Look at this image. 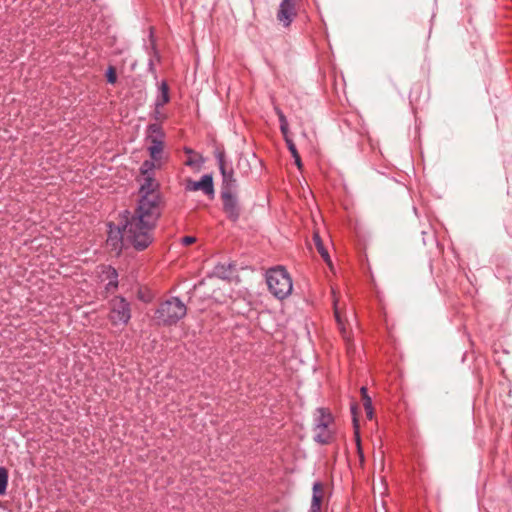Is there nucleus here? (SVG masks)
<instances>
[{
    "label": "nucleus",
    "instance_id": "obj_28",
    "mask_svg": "<svg viewBox=\"0 0 512 512\" xmlns=\"http://www.w3.org/2000/svg\"><path fill=\"white\" fill-rule=\"evenodd\" d=\"M363 406L366 411L367 417L369 419H372L374 412L371 397H367L366 401L363 403Z\"/></svg>",
    "mask_w": 512,
    "mask_h": 512
},
{
    "label": "nucleus",
    "instance_id": "obj_34",
    "mask_svg": "<svg viewBox=\"0 0 512 512\" xmlns=\"http://www.w3.org/2000/svg\"><path fill=\"white\" fill-rule=\"evenodd\" d=\"M274 111L278 117L280 116V114H284L283 111L277 106L274 107Z\"/></svg>",
    "mask_w": 512,
    "mask_h": 512
},
{
    "label": "nucleus",
    "instance_id": "obj_33",
    "mask_svg": "<svg viewBox=\"0 0 512 512\" xmlns=\"http://www.w3.org/2000/svg\"><path fill=\"white\" fill-rule=\"evenodd\" d=\"M151 45H152V51L154 52L155 57L157 58V60H159V55H158V52L156 50L155 44L152 42Z\"/></svg>",
    "mask_w": 512,
    "mask_h": 512
},
{
    "label": "nucleus",
    "instance_id": "obj_31",
    "mask_svg": "<svg viewBox=\"0 0 512 512\" xmlns=\"http://www.w3.org/2000/svg\"><path fill=\"white\" fill-rule=\"evenodd\" d=\"M361 395H362L363 403L366 401L367 397H370L368 395V391L365 386L361 387Z\"/></svg>",
    "mask_w": 512,
    "mask_h": 512
},
{
    "label": "nucleus",
    "instance_id": "obj_6",
    "mask_svg": "<svg viewBox=\"0 0 512 512\" xmlns=\"http://www.w3.org/2000/svg\"><path fill=\"white\" fill-rule=\"evenodd\" d=\"M333 422V417L330 412L324 408L317 409L314 424V440L319 444H328L332 440V432L329 429L330 424Z\"/></svg>",
    "mask_w": 512,
    "mask_h": 512
},
{
    "label": "nucleus",
    "instance_id": "obj_10",
    "mask_svg": "<svg viewBox=\"0 0 512 512\" xmlns=\"http://www.w3.org/2000/svg\"><path fill=\"white\" fill-rule=\"evenodd\" d=\"M146 141L148 145H162L165 141V132L159 123H150L146 129Z\"/></svg>",
    "mask_w": 512,
    "mask_h": 512
},
{
    "label": "nucleus",
    "instance_id": "obj_4",
    "mask_svg": "<svg viewBox=\"0 0 512 512\" xmlns=\"http://www.w3.org/2000/svg\"><path fill=\"white\" fill-rule=\"evenodd\" d=\"M108 305V319L113 326H125L129 323L132 316L130 302L122 296H115L109 300Z\"/></svg>",
    "mask_w": 512,
    "mask_h": 512
},
{
    "label": "nucleus",
    "instance_id": "obj_19",
    "mask_svg": "<svg viewBox=\"0 0 512 512\" xmlns=\"http://www.w3.org/2000/svg\"><path fill=\"white\" fill-rule=\"evenodd\" d=\"M160 162H155L154 160H145L141 167H140V171H141V174L143 175V177H146V176H153L154 175V169L157 168V167H160Z\"/></svg>",
    "mask_w": 512,
    "mask_h": 512
},
{
    "label": "nucleus",
    "instance_id": "obj_23",
    "mask_svg": "<svg viewBox=\"0 0 512 512\" xmlns=\"http://www.w3.org/2000/svg\"><path fill=\"white\" fill-rule=\"evenodd\" d=\"M203 164V159L198 154H193L188 157V159L185 161V165L192 167V168H200Z\"/></svg>",
    "mask_w": 512,
    "mask_h": 512
},
{
    "label": "nucleus",
    "instance_id": "obj_22",
    "mask_svg": "<svg viewBox=\"0 0 512 512\" xmlns=\"http://www.w3.org/2000/svg\"><path fill=\"white\" fill-rule=\"evenodd\" d=\"M313 239H314V242H315V245H316V248H317L319 254L322 256V258L325 260V262L330 264L331 260H330L329 253H328L327 249L324 247L320 236L318 234H315Z\"/></svg>",
    "mask_w": 512,
    "mask_h": 512
},
{
    "label": "nucleus",
    "instance_id": "obj_24",
    "mask_svg": "<svg viewBox=\"0 0 512 512\" xmlns=\"http://www.w3.org/2000/svg\"><path fill=\"white\" fill-rule=\"evenodd\" d=\"M8 484V471L4 467H0V495L5 494Z\"/></svg>",
    "mask_w": 512,
    "mask_h": 512
},
{
    "label": "nucleus",
    "instance_id": "obj_13",
    "mask_svg": "<svg viewBox=\"0 0 512 512\" xmlns=\"http://www.w3.org/2000/svg\"><path fill=\"white\" fill-rule=\"evenodd\" d=\"M324 497V487L319 481L315 482L312 487V499L309 512H321V505Z\"/></svg>",
    "mask_w": 512,
    "mask_h": 512
},
{
    "label": "nucleus",
    "instance_id": "obj_15",
    "mask_svg": "<svg viewBox=\"0 0 512 512\" xmlns=\"http://www.w3.org/2000/svg\"><path fill=\"white\" fill-rule=\"evenodd\" d=\"M170 100L169 87L166 81H162L158 86V94L154 102V106L163 107Z\"/></svg>",
    "mask_w": 512,
    "mask_h": 512
},
{
    "label": "nucleus",
    "instance_id": "obj_35",
    "mask_svg": "<svg viewBox=\"0 0 512 512\" xmlns=\"http://www.w3.org/2000/svg\"><path fill=\"white\" fill-rule=\"evenodd\" d=\"M148 65H149V70H150V71H153V70H154V63H153V60H152V59H150V60H149Z\"/></svg>",
    "mask_w": 512,
    "mask_h": 512
},
{
    "label": "nucleus",
    "instance_id": "obj_11",
    "mask_svg": "<svg viewBox=\"0 0 512 512\" xmlns=\"http://www.w3.org/2000/svg\"><path fill=\"white\" fill-rule=\"evenodd\" d=\"M140 197L160 196L159 184L153 176L143 177L139 189Z\"/></svg>",
    "mask_w": 512,
    "mask_h": 512
},
{
    "label": "nucleus",
    "instance_id": "obj_7",
    "mask_svg": "<svg viewBox=\"0 0 512 512\" xmlns=\"http://www.w3.org/2000/svg\"><path fill=\"white\" fill-rule=\"evenodd\" d=\"M237 193H220L223 211L232 222L238 221L241 215V205Z\"/></svg>",
    "mask_w": 512,
    "mask_h": 512
},
{
    "label": "nucleus",
    "instance_id": "obj_8",
    "mask_svg": "<svg viewBox=\"0 0 512 512\" xmlns=\"http://www.w3.org/2000/svg\"><path fill=\"white\" fill-rule=\"evenodd\" d=\"M296 9L293 0H282L277 12V19L284 27L290 26L296 16Z\"/></svg>",
    "mask_w": 512,
    "mask_h": 512
},
{
    "label": "nucleus",
    "instance_id": "obj_2",
    "mask_svg": "<svg viewBox=\"0 0 512 512\" xmlns=\"http://www.w3.org/2000/svg\"><path fill=\"white\" fill-rule=\"evenodd\" d=\"M266 282L270 293L279 300L287 298L293 290L292 279L282 266L270 268L266 272Z\"/></svg>",
    "mask_w": 512,
    "mask_h": 512
},
{
    "label": "nucleus",
    "instance_id": "obj_20",
    "mask_svg": "<svg viewBox=\"0 0 512 512\" xmlns=\"http://www.w3.org/2000/svg\"><path fill=\"white\" fill-rule=\"evenodd\" d=\"M284 141L287 145L289 152L291 153L292 157L294 158L295 164L297 165L298 168H301L302 162H301V158L297 151L295 143L293 142L291 137L284 138Z\"/></svg>",
    "mask_w": 512,
    "mask_h": 512
},
{
    "label": "nucleus",
    "instance_id": "obj_29",
    "mask_svg": "<svg viewBox=\"0 0 512 512\" xmlns=\"http://www.w3.org/2000/svg\"><path fill=\"white\" fill-rule=\"evenodd\" d=\"M154 107H155L154 112L152 114L154 119L159 122L164 121L166 119V114L161 111L162 107H156V106H154Z\"/></svg>",
    "mask_w": 512,
    "mask_h": 512
},
{
    "label": "nucleus",
    "instance_id": "obj_12",
    "mask_svg": "<svg viewBox=\"0 0 512 512\" xmlns=\"http://www.w3.org/2000/svg\"><path fill=\"white\" fill-rule=\"evenodd\" d=\"M109 228L107 245L113 250L120 252L123 241L125 240V236L123 235V223L121 222V227H117L115 230L112 228V224H109Z\"/></svg>",
    "mask_w": 512,
    "mask_h": 512
},
{
    "label": "nucleus",
    "instance_id": "obj_17",
    "mask_svg": "<svg viewBox=\"0 0 512 512\" xmlns=\"http://www.w3.org/2000/svg\"><path fill=\"white\" fill-rule=\"evenodd\" d=\"M108 283L105 286L107 292L114 291L118 288V273L117 270L111 266L107 267L104 271Z\"/></svg>",
    "mask_w": 512,
    "mask_h": 512
},
{
    "label": "nucleus",
    "instance_id": "obj_27",
    "mask_svg": "<svg viewBox=\"0 0 512 512\" xmlns=\"http://www.w3.org/2000/svg\"><path fill=\"white\" fill-rule=\"evenodd\" d=\"M106 78H107V81L108 83L110 84H114L117 80V76H116V71H115V68L112 67V66H109L107 71H106Z\"/></svg>",
    "mask_w": 512,
    "mask_h": 512
},
{
    "label": "nucleus",
    "instance_id": "obj_18",
    "mask_svg": "<svg viewBox=\"0 0 512 512\" xmlns=\"http://www.w3.org/2000/svg\"><path fill=\"white\" fill-rule=\"evenodd\" d=\"M232 274V265L219 263L214 267L213 275L220 279H228Z\"/></svg>",
    "mask_w": 512,
    "mask_h": 512
},
{
    "label": "nucleus",
    "instance_id": "obj_21",
    "mask_svg": "<svg viewBox=\"0 0 512 512\" xmlns=\"http://www.w3.org/2000/svg\"><path fill=\"white\" fill-rule=\"evenodd\" d=\"M147 150L152 160L160 162L163 156L164 144L162 145H148Z\"/></svg>",
    "mask_w": 512,
    "mask_h": 512
},
{
    "label": "nucleus",
    "instance_id": "obj_5",
    "mask_svg": "<svg viewBox=\"0 0 512 512\" xmlns=\"http://www.w3.org/2000/svg\"><path fill=\"white\" fill-rule=\"evenodd\" d=\"M161 202V196H142L133 214L156 224L161 215Z\"/></svg>",
    "mask_w": 512,
    "mask_h": 512
},
{
    "label": "nucleus",
    "instance_id": "obj_16",
    "mask_svg": "<svg viewBox=\"0 0 512 512\" xmlns=\"http://www.w3.org/2000/svg\"><path fill=\"white\" fill-rule=\"evenodd\" d=\"M214 157L217 161L221 175L230 170H233L232 166L226 160V155L223 148L217 147L214 151Z\"/></svg>",
    "mask_w": 512,
    "mask_h": 512
},
{
    "label": "nucleus",
    "instance_id": "obj_26",
    "mask_svg": "<svg viewBox=\"0 0 512 512\" xmlns=\"http://www.w3.org/2000/svg\"><path fill=\"white\" fill-rule=\"evenodd\" d=\"M358 407H357V404H352L351 405V413L353 415V422H354V427L356 429V442H357V446L358 448L360 449V436H359V433H358V420L356 418V411H357Z\"/></svg>",
    "mask_w": 512,
    "mask_h": 512
},
{
    "label": "nucleus",
    "instance_id": "obj_1",
    "mask_svg": "<svg viewBox=\"0 0 512 512\" xmlns=\"http://www.w3.org/2000/svg\"><path fill=\"white\" fill-rule=\"evenodd\" d=\"M125 240L136 250L142 251L153 242L156 224L125 211L122 217Z\"/></svg>",
    "mask_w": 512,
    "mask_h": 512
},
{
    "label": "nucleus",
    "instance_id": "obj_9",
    "mask_svg": "<svg viewBox=\"0 0 512 512\" xmlns=\"http://www.w3.org/2000/svg\"><path fill=\"white\" fill-rule=\"evenodd\" d=\"M186 190L198 191L201 190L205 195L214 194L213 178L210 174H205L199 181L189 180L186 184Z\"/></svg>",
    "mask_w": 512,
    "mask_h": 512
},
{
    "label": "nucleus",
    "instance_id": "obj_25",
    "mask_svg": "<svg viewBox=\"0 0 512 512\" xmlns=\"http://www.w3.org/2000/svg\"><path fill=\"white\" fill-rule=\"evenodd\" d=\"M278 118H279V123H280V131L283 135V138L290 137L289 136V125H288L286 116L284 114H280V116Z\"/></svg>",
    "mask_w": 512,
    "mask_h": 512
},
{
    "label": "nucleus",
    "instance_id": "obj_14",
    "mask_svg": "<svg viewBox=\"0 0 512 512\" xmlns=\"http://www.w3.org/2000/svg\"><path fill=\"white\" fill-rule=\"evenodd\" d=\"M237 181L234 178V172L233 170H230L226 172L225 174H222V188L221 193H235L237 191Z\"/></svg>",
    "mask_w": 512,
    "mask_h": 512
},
{
    "label": "nucleus",
    "instance_id": "obj_36",
    "mask_svg": "<svg viewBox=\"0 0 512 512\" xmlns=\"http://www.w3.org/2000/svg\"><path fill=\"white\" fill-rule=\"evenodd\" d=\"M335 317H336L337 321L340 322V317H339V313H338L337 309H335Z\"/></svg>",
    "mask_w": 512,
    "mask_h": 512
},
{
    "label": "nucleus",
    "instance_id": "obj_3",
    "mask_svg": "<svg viewBox=\"0 0 512 512\" xmlns=\"http://www.w3.org/2000/svg\"><path fill=\"white\" fill-rule=\"evenodd\" d=\"M186 313V305L178 297H171L159 304L155 311V319L158 324L171 326L178 323Z\"/></svg>",
    "mask_w": 512,
    "mask_h": 512
},
{
    "label": "nucleus",
    "instance_id": "obj_30",
    "mask_svg": "<svg viewBox=\"0 0 512 512\" xmlns=\"http://www.w3.org/2000/svg\"><path fill=\"white\" fill-rule=\"evenodd\" d=\"M196 242V237L194 236H184L181 238V243L185 246L191 245Z\"/></svg>",
    "mask_w": 512,
    "mask_h": 512
},
{
    "label": "nucleus",
    "instance_id": "obj_32",
    "mask_svg": "<svg viewBox=\"0 0 512 512\" xmlns=\"http://www.w3.org/2000/svg\"><path fill=\"white\" fill-rule=\"evenodd\" d=\"M184 152L186 154H188L189 156L195 154L194 151L191 148H188V147L184 148Z\"/></svg>",
    "mask_w": 512,
    "mask_h": 512
}]
</instances>
